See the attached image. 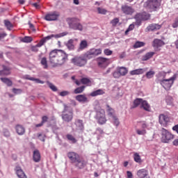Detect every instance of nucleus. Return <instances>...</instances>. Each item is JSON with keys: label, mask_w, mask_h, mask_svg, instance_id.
I'll use <instances>...</instances> for the list:
<instances>
[{"label": "nucleus", "mask_w": 178, "mask_h": 178, "mask_svg": "<svg viewBox=\"0 0 178 178\" xmlns=\"http://www.w3.org/2000/svg\"><path fill=\"white\" fill-rule=\"evenodd\" d=\"M81 83L85 86H91V80H90L88 78L81 79Z\"/></svg>", "instance_id": "obj_37"}, {"label": "nucleus", "mask_w": 178, "mask_h": 178, "mask_svg": "<svg viewBox=\"0 0 178 178\" xmlns=\"http://www.w3.org/2000/svg\"><path fill=\"white\" fill-rule=\"evenodd\" d=\"M41 65L44 66V69H48V61L47 60V58L43 57L41 60Z\"/></svg>", "instance_id": "obj_43"}, {"label": "nucleus", "mask_w": 178, "mask_h": 178, "mask_svg": "<svg viewBox=\"0 0 178 178\" xmlns=\"http://www.w3.org/2000/svg\"><path fill=\"white\" fill-rule=\"evenodd\" d=\"M87 48H88V42L86 40H81L78 48L79 52H80V51H84V49H87Z\"/></svg>", "instance_id": "obj_21"}, {"label": "nucleus", "mask_w": 178, "mask_h": 178, "mask_svg": "<svg viewBox=\"0 0 178 178\" xmlns=\"http://www.w3.org/2000/svg\"><path fill=\"white\" fill-rule=\"evenodd\" d=\"M159 122L161 126H164V127H166L168 126V124L170 122V118L168 115H165L164 114H161L159 117Z\"/></svg>", "instance_id": "obj_15"}, {"label": "nucleus", "mask_w": 178, "mask_h": 178, "mask_svg": "<svg viewBox=\"0 0 178 178\" xmlns=\"http://www.w3.org/2000/svg\"><path fill=\"white\" fill-rule=\"evenodd\" d=\"M48 122V117L47 115H44L42 117V122L44 124V123H47Z\"/></svg>", "instance_id": "obj_55"}, {"label": "nucleus", "mask_w": 178, "mask_h": 178, "mask_svg": "<svg viewBox=\"0 0 178 178\" xmlns=\"http://www.w3.org/2000/svg\"><path fill=\"white\" fill-rule=\"evenodd\" d=\"M60 16V13H59V12L54 11V12L47 13L44 16V19L47 20V22H54L59 19Z\"/></svg>", "instance_id": "obj_10"}, {"label": "nucleus", "mask_w": 178, "mask_h": 178, "mask_svg": "<svg viewBox=\"0 0 178 178\" xmlns=\"http://www.w3.org/2000/svg\"><path fill=\"white\" fill-rule=\"evenodd\" d=\"M75 99L78 101V102H88V98H87L86 95H78L75 97Z\"/></svg>", "instance_id": "obj_24"}, {"label": "nucleus", "mask_w": 178, "mask_h": 178, "mask_svg": "<svg viewBox=\"0 0 178 178\" xmlns=\"http://www.w3.org/2000/svg\"><path fill=\"white\" fill-rule=\"evenodd\" d=\"M97 65L99 67H106L109 63H111V60L109 58L99 57L97 58Z\"/></svg>", "instance_id": "obj_12"}, {"label": "nucleus", "mask_w": 178, "mask_h": 178, "mask_svg": "<svg viewBox=\"0 0 178 178\" xmlns=\"http://www.w3.org/2000/svg\"><path fill=\"white\" fill-rule=\"evenodd\" d=\"M66 22L70 27L72 30H79L83 31V25L80 23V19L76 17H68L66 19Z\"/></svg>", "instance_id": "obj_4"}, {"label": "nucleus", "mask_w": 178, "mask_h": 178, "mask_svg": "<svg viewBox=\"0 0 178 178\" xmlns=\"http://www.w3.org/2000/svg\"><path fill=\"white\" fill-rule=\"evenodd\" d=\"M161 2H162V0H147L145 3V6L147 9H151L152 11L155 12L161 6Z\"/></svg>", "instance_id": "obj_7"}, {"label": "nucleus", "mask_w": 178, "mask_h": 178, "mask_svg": "<svg viewBox=\"0 0 178 178\" xmlns=\"http://www.w3.org/2000/svg\"><path fill=\"white\" fill-rule=\"evenodd\" d=\"M173 145H175V147H178V139H175L173 140L172 142Z\"/></svg>", "instance_id": "obj_62"}, {"label": "nucleus", "mask_w": 178, "mask_h": 178, "mask_svg": "<svg viewBox=\"0 0 178 178\" xmlns=\"http://www.w3.org/2000/svg\"><path fill=\"white\" fill-rule=\"evenodd\" d=\"M28 80H31V81H35L38 84H44V81L40 80V79H35L33 77L26 78Z\"/></svg>", "instance_id": "obj_42"}, {"label": "nucleus", "mask_w": 178, "mask_h": 178, "mask_svg": "<svg viewBox=\"0 0 178 178\" xmlns=\"http://www.w3.org/2000/svg\"><path fill=\"white\" fill-rule=\"evenodd\" d=\"M117 70H118L120 76H126L127 73H128L129 72V70H127V68L124 67H118Z\"/></svg>", "instance_id": "obj_32"}, {"label": "nucleus", "mask_w": 178, "mask_h": 178, "mask_svg": "<svg viewBox=\"0 0 178 178\" xmlns=\"http://www.w3.org/2000/svg\"><path fill=\"white\" fill-rule=\"evenodd\" d=\"M67 47L68 49H71V50L74 49V40L73 39L69 40L68 42H67Z\"/></svg>", "instance_id": "obj_34"}, {"label": "nucleus", "mask_w": 178, "mask_h": 178, "mask_svg": "<svg viewBox=\"0 0 178 178\" xmlns=\"http://www.w3.org/2000/svg\"><path fill=\"white\" fill-rule=\"evenodd\" d=\"M105 91L102 89L95 90L90 93V97H97L98 95H104Z\"/></svg>", "instance_id": "obj_28"}, {"label": "nucleus", "mask_w": 178, "mask_h": 178, "mask_svg": "<svg viewBox=\"0 0 178 178\" xmlns=\"http://www.w3.org/2000/svg\"><path fill=\"white\" fill-rule=\"evenodd\" d=\"M38 48H40L39 46H37V44H36V45L33 46V47H31V51H32L33 52H38V51H39Z\"/></svg>", "instance_id": "obj_54"}, {"label": "nucleus", "mask_w": 178, "mask_h": 178, "mask_svg": "<svg viewBox=\"0 0 178 178\" xmlns=\"http://www.w3.org/2000/svg\"><path fill=\"white\" fill-rule=\"evenodd\" d=\"M29 26L31 30H32V31H35V28H34V24H31V22H29Z\"/></svg>", "instance_id": "obj_57"}, {"label": "nucleus", "mask_w": 178, "mask_h": 178, "mask_svg": "<svg viewBox=\"0 0 178 178\" xmlns=\"http://www.w3.org/2000/svg\"><path fill=\"white\" fill-rule=\"evenodd\" d=\"M154 55H155V52L154 51L148 52L143 56L142 60L143 61L148 60L149 59H151V58H152Z\"/></svg>", "instance_id": "obj_29"}, {"label": "nucleus", "mask_w": 178, "mask_h": 178, "mask_svg": "<svg viewBox=\"0 0 178 178\" xmlns=\"http://www.w3.org/2000/svg\"><path fill=\"white\" fill-rule=\"evenodd\" d=\"M15 130L19 136H23V134L26 133V129H24L23 126L20 124H17L15 126Z\"/></svg>", "instance_id": "obj_26"}, {"label": "nucleus", "mask_w": 178, "mask_h": 178, "mask_svg": "<svg viewBox=\"0 0 178 178\" xmlns=\"http://www.w3.org/2000/svg\"><path fill=\"white\" fill-rule=\"evenodd\" d=\"M54 37H55L56 38H59V37L60 36L59 35H48L47 37L42 38L40 40V42L37 44V47H38L39 48H41L42 45H44L47 41H49L51 38H54Z\"/></svg>", "instance_id": "obj_14"}, {"label": "nucleus", "mask_w": 178, "mask_h": 178, "mask_svg": "<svg viewBox=\"0 0 178 178\" xmlns=\"http://www.w3.org/2000/svg\"><path fill=\"white\" fill-rule=\"evenodd\" d=\"M175 48L178 49V39L175 42Z\"/></svg>", "instance_id": "obj_64"}, {"label": "nucleus", "mask_w": 178, "mask_h": 178, "mask_svg": "<svg viewBox=\"0 0 178 178\" xmlns=\"http://www.w3.org/2000/svg\"><path fill=\"white\" fill-rule=\"evenodd\" d=\"M164 44H165V42H163V40H159V39H155L153 41L152 46L154 47V48H160V47H163Z\"/></svg>", "instance_id": "obj_23"}, {"label": "nucleus", "mask_w": 178, "mask_h": 178, "mask_svg": "<svg viewBox=\"0 0 178 178\" xmlns=\"http://www.w3.org/2000/svg\"><path fill=\"white\" fill-rule=\"evenodd\" d=\"M140 126L143 129H136V131L137 134L138 136H145V134H147V130H145V129L148 127L147 123H145V121H139L137 122V127H140Z\"/></svg>", "instance_id": "obj_9"}, {"label": "nucleus", "mask_w": 178, "mask_h": 178, "mask_svg": "<svg viewBox=\"0 0 178 178\" xmlns=\"http://www.w3.org/2000/svg\"><path fill=\"white\" fill-rule=\"evenodd\" d=\"M161 143H163L164 144H168L170 141H172V140L175 138V135L165 128H161Z\"/></svg>", "instance_id": "obj_5"}, {"label": "nucleus", "mask_w": 178, "mask_h": 178, "mask_svg": "<svg viewBox=\"0 0 178 178\" xmlns=\"http://www.w3.org/2000/svg\"><path fill=\"white\" fill-rule=\"evenodd\" d=\"M15 171L17 173V176H18V177L27 178V176L26 175V174L24 173V172L23 171V170H22V168L20 167H16Z\"/></svg>", "instance_id": "obj_27"}, {"label": "nucleus", "mask_w": 178, "mask_h": 178, "mask_svg": "<svg viewBox=\"0 0 178 178\" xmlns=\"http://www.w3.org/2000/svg\"><path fill=\"white\" fill-rule=\"evenodd\" d=\"M6 35H8L6 33H1L0 32V40H2V38H5V37H6Z\"/></svg>", "instance_id": "obj_59"}, {"label": "nucleus", "mask_w": 178, "mask_h": 178, "mask_svg": "<svg viewBox=\"0 0 178 178\" xmlns=\"http://www.w3.org/2000/svg\"><path fill=\"white\" fill-rule=\"evenodd\" d=\"M113 77H115V79H119L120 77L122 76V75H120V73L119 72L118 70H116V71H115L113 74Z\"/></svg>", "instance_id": "obj_50"}, {"label": "nucleus", "mask_w": 178, "mask_h": 178, "mask_svg": "<svg viewBox=\"0 0 178 178\" xmlns=\"http://www.w3.org/2000/svg\"><path fill=\"white\" fill-rule=\"evenodd\" d=\"M0 80L2 81V83L6 84L8 87H12V86H13V82H12L9 78H0Z\"/></svg>", "instance_id": "obj_30"}, {"label": "nucleus", "mask_w": 178, "mask_h": 178, "mask_svg": "<svg viewBox=\"0 0 178 178\" xmlns=\"http://www.w3.org/2000/svg\"><path fill=\"white\" fill-rule=\"evenodd\" d=\"M102 54L101 49H91L81 56H76L72 59V63L78 67H84L89 59H92Z\"/></svg>", "instance_id": "obj_1"}, {"label": "nucleus", "mask_w": 178, "mask_h": 178, "mask_svg": "<svg viewBox=\"0 0 178 178\" xmlns=\"http://www.w3.org/2000/svg\"><path fill=\"white\" fill-rule=\"evenodd\" d=\"M173 29H177L178 27V17L175 19V22L172 24Z\"/></svg>", "instance_id": "obj_53"}, {"label": "nucleus", "mask_w": 178, "mask_h": 178, "mask_svg": "<svg viewBox=\"0 0 178 178\" xmlns=\"http://www.w3.org/2000/svg\"><path fill=\"white\" fill-rule=\"evenodd\" d=\"M162 25L158 24H151L147 28V31H156L157 30H161Z\"/></svg>", "instance_id": "obj_17"}, {"label": "nucleus", "mask_w": 178, "mask_h": 178, "mask_svg": "<svg viewBox=\"0 0 178 178\" xmlns=\"http://www.w3.org/2000/svg\"><path fill=\"white\" fill-rule=\"evenodd\" d=\"M121 10L124 15H131L134 13V8L127 4L122 5Z\"/></svg>", "instance_id": "obj_13"}, {"label": "nucleus", "mask_w": 178, "mask_h": 178, "mask_svg": "<svg viewBox=\"0 0 178 178\" xmlns=\"http://www.w3.org/2000/svg\"><path fill=\"white\" fill-rule=\"evenodd\" d=\"M135 19H136L138 26H140V24H141V20H149V19H151V15L145 12L138 13L136 15Z\"/></svg>", "instance_id": "obj_8"}, {"label": "nucleus", "mask_w": 178, "mask_h": 178, "mask_svg": "<svg viewBox=\"0 0 178 178\" xmlns=\"http://www.w3.org/2000/svg\"><path fill=\"white\" fill-rule=\"evenodd\" d=\"M113 118V124L116 127H118L119 124H120V122L119 121V118L116 117V115H114L111 117Z\"/></svg>", "instance_id": "obj_40"}, {"label": "nucleus", "mask_w": 178, "mask_h": 178, "mask_svg": "<svg viewBox=\"0 0 178 178\" xmlns=\"http://www.w3.org/2000/svg\"><path fill=\"white\" fill-rule=\"evenodd\" d=\"M134 160L136 163H143V160L141 159V156L137 152L134 154Z\"/></svg>", "instance_id": "obj_33"}, {"label": "nucleus", "mask_w": 178, "mask_h": 178, "mask_svg": "<svg viewBox=\"0 0 178 178\" xmlns=\"http://www.w3.org/2000/svg\"><path fill=\"white\" fill-rule=\"evenodd\" d=\"M104 55L109 56L110 55H112L113 51H112V50H110L109 49H106L104 51Z\"/></svg>", "instance_id": "obj_51"}, {"label": "nucleus", "mask_w": 178, "mask_h": 178, "mask_svg": "<svg viewBox=\"0 0 178 178\" xmlns=\"http://www.w3.org/2000/svg\"><path fill=\"white\" fill-rule=\"evenodd\" d=\"M4 24H5L6 27H7L8 30L10 31V30H12V29H13V24H12V23L8 20H5Z\"/></svg>", "instance_id": "obj_41"}, {"label": "nucleus", "mask_w": 178, "mask_h": 178, "mask_svg": "<svg viewBox=\"0 0 178 178\" xmlns=\"http://www.w3.org/2000/svg\"><path fill=\"white\" fill-rule=\"evenodd\" d=\"M22 42H31L33 41V38L31 36H25L24 38L22 39Z\"/></svg>", "instance_id": "obj_47"}, {"label": "nucleus", "mask_w": 178, "mask_h": 178, "mask_svg": "<svg viewBox=\"0 0 178 178\" xmlns=\"http://www.w3.org/2000/svg\"><path fill=\"white\" fill-rule=\"evenodd\" d=\"M97 131L99 134H104V130L101 128H97Z\"/></svg>", "instance_id": "obj_61"}, {"label": "nucleus", "mask_w": 178, "mask_h": 178, "mask_svg": "<svg viewBox=\"0 0 178 178\" xmlns=\"http://www.w3.org/2000/svg\"><path fill=\"white\" fill-rule=\"evenodd\" d=\"M49 61L53 67L62 66L67 60L68 55L62 49H54L49 52Z\"/></svg>", "instance_id": "obj_2"}, {"label": "nucleus", "mask_w": 178, "mask_h": 178, "mask_svg": "<svg viewBox=\"0 0 178 178\" xmlns=\"http://www.w3.org/2000/svg\"><path fill=\"white\" fill-rule=\"evenodd\" d=\"M140 108L141 109H144V111H146V112H150L151 111V106L149 104H148V102L147 100H143L142 104L140 106Z\"/></svg>", "instance_id": "obj_19"}, {"label": "nucleus", "mask_w": 178, "mask_h": 178, "mask_svg": "<svg viewBox=\"0 0 178 178\" xmlns=\"http://www.w3.org/2000/svg\"><path fill=\"white\" fill-rule=\"evenodd\" d=\"M143 99L137 98L134 101V106L133 108H137L138 106H140L141 104L143 103Z\"/></svg>", "instance_id": "obj_35"}, {"label": "nucleus", "mask_w": 178, "mask_h": 178, "mask_svg": "<svg viewBox=\"0 0 178 178\" xmlns=\"http://www.w3.org/2000/svg\"><path fill=\"white\" fill-rule=\"evenodd\" d=\"M10 74V67L3 65V70H0V76H9Z\"/></svg>", "instance_id": "obj_25"}, {"label": "nucleus", "mask_w": 178, "mask_h": 178, "mask_svg": "<svg viewBox=\"0 0 178 178\" xmlns=\"http://www.w3.org/2000/svg\"><path fill=\"white\" fill-rule=\"evenodd\" d=\"M97 123L99 124H105L108 120H106V115L105 114V110L104 108H100L96 111V115L95 116Z\"/></svg>", "instance_id": "obj_6"}, {"label": "nucleus", "mask_w": 178, "mask_h": 178, "mask_svg": "<svg viewBox=\"0 0 178 178\" xmlns=\"http://www.w3.org/2000/svg\"><path fill=\"white\" fill-rule=\"evenodd\" d=\"M47 85L49 86V88L51 90H52L54 92L58 91V88H56V86H55V85H54L52 83L47 81Z\"/></svg>", "instance_id": "obj_46"}, {"label": "nucleus", "mask_w": 178, "mask_h": 178, "mask_svg": "<svg viewBox=\"0 0 178 178\" xmlns=\"http://www.w3.org/2000/svg\"><path fill=\"white\" fill-rule=\"evenodd\" d=\"M69 94H70V92L67 90H64V91H62L59 93V95L60 97H66L67 95H69Z\"/></svg>", "instance_id": "obj_52"}, {"label": "nucleus", "mask_w": 178, "mask_h": 178, "mask_svg": "<svg viewBox=\"0 0 178 178\" xmlns=\"http://www.w3.org/2000/svg\"><path fill=\"white\" fill-rule=\"evenodd\" d=\"M33 6H34V8H35V9H40V8H41V6H40V4H38V3H33Z\"/></svg>", "instance_id": "obj_60"}, {"label": "nucleus", "mask_w": 178, "mask_h": 178, "mask_svg": "<svg viewBox=\"0 0 178 178\" xmlns=\"http://www.w3.org/2000/svg\"><path fill=\"white\" fill-rule=\"evenodd\" d=\"M107 13L108 10H106V9L102 8L101 7L97 8V13H99V15H106Z\"/></svg>", "instance_id": "obj_45"}, {"label": "nucleus", "mask_w": 178, "mask_h": 178, "mask_svg": "<svg viewBox=\"0 0 178 178\" xmlns=\"http://www.w3.org/2000/svg\"><path fill=\"white\" fill-rule=\"evenodd\" d=\"M120 20L119 18H114L111 21V24L113 26V27H116L118 26V23H119Z\"/></svg>", "instance_id": "obj_48"}, {"label": "nucleus", "mask_w": 178, "mask_h": 178, "mask_svg": "<svg viewBox=\"0 0 178 178\" xmlns=\"http://www.w3.org/2000/svg\"><path fill=\"white\" fill-rule=\"evenodd\" d=\"M66 138L69 141H71L72 144H76V143H77L76 138L72 134H67Z\"/></svg>", "instance_id": "obj_36"}, {"label": "nucleus", "mask_w": 178, "mask_h": 178, "mask_svg": "<svg viewBox=\"0 0 178 178\" xmlns=\"http://www.w3.org/2000/svg\"><path fill=\"white\" fill-rule=\"evenodd\" d=\"M127 178H133V173L130 171L127 172Z\"/></svg>", "instance_id": "obj_58"}, {"label": "nucleus", "mask_w": 178, "mask_h": 178, "mask_svg": "<svg viewBox=\"0 0 178 178\" xmlns=\"http://www.w3.org/2000/svg\"><path fill=\"white\" fill-rule=\"evenodd\" d=\"M173 81H175V78L172 77L169 79H163L161 81L160 84H161L165 90H170V87L173 85Z\"/></svg>", "instance_id": "obj_11"}, {"label": "nucleus", "mask_w": 178, "mask_h": 178, "mask_svg": "<svg viewBox=\"0 0 178 178\" xmlns=\"http://www.w3.org/2000/svg\"><path fill=\"white\" fill-rule=\"evenodd\" d=\"M75 124L79 130H83L84 129V124L83 123V120H75Z\"/></svg>", "instance_id": "obj_31"}, {"label": "nucleus", "mask_w": 178, "mask_h": 178, "mask_svg": "<svg viewBox=\"0 0 178 178\" xmlns=\"http://www.w3.org/2000/svg\"><path fill=\"white\" fill-rule=\"evenodd\" d=\"M61 118L64 122L70 123V122L73 120V111H70L69 113L63 114Z\"/></svg>", "instance_id": "obj_16"}, {"label": "nucleus", "mask_w": 178, "mask_h": 178, "mask_svg": "<svg viewBox=\"0 0 178 178\" xmlns=\"http://www.w3.org/2000/svg\"><path fill=\"white\" fill-rule=\"evenodd\" d=\"M84 90H86V86H82L74 89V94H81V92H83Z\"/></svg>", "instance_id": "obj_38"}, {"label": "nucleus", "mask_w": 178, "mask_h": 178, "mask_svg": "<svg viewBox=\"0 0 178 178\" xmlns=\"http://www.w3.org/2000/svg\"><path fill=\"white\" fill-rule=\"evenodd\" d=\"M145 76L147 79H152L155 76V71L150 70L146 73Z\"/></svg>", "instance_id": "obj_44"}, {"label": "nucleus", "mask_w": 178, "mask_h": 178, "mask_svg": "<svg viewBox=\"0 0 178 178\" xmlns=\"http://www.w3.org/2000/svg\"><path fill=\"white\" fill-rule=\"evenodd\" d=\"M134 30V24H131L129 26L128 29L125 31V35H129V31H133Z\"/></svg>", "instance_id": "obj_49"}, {"label": "nucleus", "mask_w": 178, "mask_h": 178, "mask_svg": "<svg viewBox=\"0 0 178 178\" xmlns=\"http://www.w3.org/2000/svg\"><path fill=\"white\" fill-rule=\"evenodd\" d=\"M33 159L34 162L38 163L41 161V154L38 149H35L33 151Z\"/></svg>", "instance_id": "obj_20"}, {"label": "nucleus", "mask_w": 178, "mask_h": 178, "mask_svg": "<svg viewBox=\"0 0 178 178\" xmlns=\"http://www.w3.org/2000/svg\"><path fill=\"white\" fill-rule=\"evenodd\" d=\"M67 157L72 163H74L75 168L79 170L84 169L88 165V161L85 160L80 154L74 152H70L67 153Z\"/></svg>", "instance_id": "obj_3"}, {"label": "nucleus", "mask_w": 178, "mask_h": 178, "mask_svg": "<svg viewBox=\"0 0 178 178\" xmlns=\"http://www.w3.org/2000/svg\"><path fill=\"white\" fill-rule=\"evenodd\" d=\"M145 45V43L144 42L137 41L136 42L133 47L136 49L137 48H141V47H144Z\"/></svg>", "instance_id": "obj_39"}, {"label": "nucleus", "mask_w": 178, "mask_h": 178, "mask_svg": "<svg viewBox=\"0 0 178 178\" xmlns=\"http://www.w3.org/2000/svg\"><path fill=\"white\" fill-rule=\"evenodd\" d=\"M13 92H14V94H20V92H22V90L17 89V88H13Z\"/></svg>", "instance_id": "obj_56"}, {"label": "nucleus", "mask_w": 178, "mask_h": 178, "mask_svg": "<svg viewBox=\"0 0 178 178\" xmlns=\"http://www.w3.org/2000/svg\"><path fill=\"white\" fill-rule=\"evenodd\" d=\"M145 72H147L146 69L139 68V69H136V70H134L131 71L130 74L131 76H136V75H138V74H144V73H145Z\"/></svg>", "instance_id": "obj_22"}, {"label": "nucleus", "mask_w": 178, "mask_h": 178, "mask_svg": "<svg viewBox=\"0 0 178 178\" xmlns=\"http://www.w3.org/2000/svg\"><path fill=\"white\" fill-rule=\"evenodd\" d=\"M74 83H75V84H76V86H80L81 84V81L75 79Z\"/></svg>", "instance_id": "obj_63"}, {"label": "nucleus", "mask_w": 178, "mask_h": 178, "mask_svg": "<svg viewBox=\"0 0 178 178\" xmlns=\"http://www.w3.org/2000/svg\"><path fill=\"white\" fill-rule=\"evenodd\" d=\"M106 112L108 116H109V118H113V116H115V109L111 107V106H109V104L106 105Z\"/></svg>", "instance_id": "obj_18"}]
</instances>
